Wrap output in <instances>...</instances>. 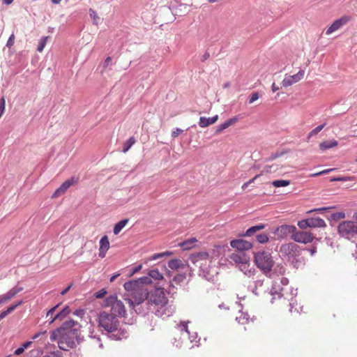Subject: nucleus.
Returning <instances> with one entry per match:
<instances>
[{
  "instance_id": "nucleus-1",
  "label": "nucleus",
  "mask_w": 357,
  "mask_h": 357,
  "mask_svg": "<svg viewBox=\"0 0 357 357\" xmlns=\"http://www.w3.org/2000/svg\"><path fill=\"white\" fill-rule=\"evenodd\" d=\"M80 325L73 319L64 321L60 327L50 333V340L57 341L59 347L63 351L75 348L82 341Z\"/></svg>"
},
{
  "instance_id": "nucleus-2",
  "label": "nucleus",
  "mask_w": 357,
  "mask_h": 357,
  "mask_svg": "<svg viewBox=\"0 0 357 357\" xmlns=\"http://www.w3.org/2000/svg\"><path fill=\"white\" fill-rule=\"evenodd\" d=\"M98 327L102 334L112 340L126 339L129 333L125 328L120 326V322L116 316L109 312L102 311L98 314Z\"/></svg>"
},
{
  "instance_id": "nucleus-3",
  "label": "nucleus",
  "mask_w": 357,
  "mask_h": 357,
  "mask_svg": "<svg viewBox=\"0 0 357 357\" xmlns=\"http://www.w3.org/2000/svg\"><path fill=\"white\" fill-rule=\"evenodd\" d=\"M149 301L153 309L155 310L154 314L165 319L170 317L174 312V307L172 305H168V298L166 296V291L164 288H155L150 292H147L146 297Z\"/></svg>"
},
{
  "instance_id": "nucleus-4",
  "label": "nucleus",
  "mask_w": 357,
  "mask_h": 357,
  "mask_svg": "<svg viewBox=\"0 0 357 357\" xmlns=\"http://www.w3.org/2000/svg\"><path fill=\"white\" fill-rule=\"evenodd\" d=\"M146 297V295L142 293L141 295H134L132 298H125V301L129 305L130 312L131 314L135 312L137 314L145 316L149 312L154 313L155 310Z\"/></svg>"
},
{
  "instance_id": "nucleus-5",
  "label": "nucleus",
  "mask_w": 357,
  "mask_h": 357,
  "mask_svg": "<svg viewBox=\"0 0 357 357\" xmlns=\"http://www.w3.org/2000/svg\"><path fill=\"white\" fill-rule=\"evenodd\" d=\"M254 261L257 267L266 275L271 273L275 264L271 252L267 250H260L255 252L254 254Z\"/></svg>"
},
{
  "instance_id": "nucleus-6",
  "label": "nucleus",
  "mask_w": 357,
  "mask_h": 357,
  "mask_svg": "<svg viewBox=\"0 0 357 357\" xmlns=\"http://www.w3.org/2000/svg\"><path fill=\"white\" fill-rule=\"evenodd\" d=\"M338 234L350 240L357 236V213H354L351 220H343L337 226Z\"/></svg>"
},
{
  "instance_id": "nucleus-7",
  "label": "nucleus",
  "mask_w": 357,
  "mask_h": 357,
  "mask_svg": "<svg viewBox=\"0 0 357 357\" xmlns=\"http://www.w3.org/2000/svg\"><path fill=\"white\" fill-rule=\"evenodd\" d=\"M266 227V224L259 223L254 226L249 227L244 234H243L242 236H255L256 238V241L259 243H266L268 241L269 238L266 233L262 232L259 233L262 229H265Z\"/></svg>"
},
{
  "instance_id": "nucleus-8",
  "label": "nucleus",
  "mask_w": 357,
  "mask_h": 357,
  "mask_svg": "<svg viewBox=\"0 0 357 357\" xmlns=\"http://www.w3.org/2000/svg\"><path fill=\"white\" fill-rule=\"evenodd\" d=\"M105 305L110 306V314H114L116 317H123L125 316L126 311L123 303L117 300L116 296H109L106 298Z\"/></svg>"
},
{
  "instance_id": "nucleus-9",
  "label": "nucleus",
  "mask_w": 357,
  "mask_h": 357,
  "mask_svg": "<svg viewBox=\"0 0 357 357\" xmlns=\"http://www.w3.org/2000/svg\"><path fill=\"white\" fill-rule=\"evenodd\" d=\"M298 226L301 229H305L307 228L326 227V224L323 219L319 217H312L299 220Z\"/></svg>"
},
{
  "instance_id": "nucleus-10",
  "label": "nucleus",
  "mask_w": 357,
  "mask_h": 357,
  "mask_svg": "<svg viewBox=\"0 0 357 357\" xmlns=\"http://www.w3.org/2000/svg\"><path fill=\"white\" fill-rule=\"evenodd\" d=\"M123 287L128 292L130 293L127 298H132L134 295H141L142 293L147 295V290L144 287H140L137 280H132L125 282Z\"/></svg>"
},
{
  "instance_id": "nucleus-11",
  "label": "nucleus",
  "mask_w": 357,
  "mask_h": 357,
  "mask_svg": "<svg viewBox=\"0 0 357 357\" xmlns=\"http://www.w3.org/2000/svg\"><path fill=\"white\" fill-rule=\"evenodd\" d=\"M218 273L215 268H212L206 261L199 263V275L206 280L213 281L215 275Z\"/></svg>"
},
{
  "instance_id": "nucleus-12",
  "label": "nucleus",
  "mask_w": 357,
  "mask_h": 357,
  "mask_svg": "<svg viewBox=\"0 0 357 357\" xmlns=\"http://www.w3.org/2000/svg\"><path fill=\"white\" fill-rule=\"evenodd\" d=\"M295 231V226L284 224L274 228L271 233L274 234L279 238H284L290 234L292 236Z\"/></svg>"
},
{
  "instance_id": "nucleus-13",
  "label": "nucleus",
  "mask_w": 357,
  "mask_h": 357,
  "mask_svg": "<svg viewBox=\"0 0 357 357\" xmlns=\"http://www.w3.org/2000/svg\"><path fill=\"white\" fill-rule=\"evenodd\" d=\"M291 238L297 243L304 244L312 242L314 238L311 233L305 231H298L296 227V231H294Z\"/></svg>"
},
{
  "instance_id": "nucleus-14",
  "label": "nucleus",
  "mask_w": 357,
  "mask_h": 357,
  "mask_svg": "<svg viewBox=\"0 0 357 357\" xmlns=\"http://www.w3.org/2000/svg\"><path fill=\"white\" fill-rule=\"evenodd\" d=\"M230 259L236 264H242L245 268L250 258L245 252L236 251L230 255Z\"/></svg>"
},
{
  "instance_id": "nucleus-15",
  "label": "nucleus",
  "mask_w": 357,
  "mask_h": 357,
  "mask_svg": "<svg viewBox=\"0 0 357 357\" xmlns=\"http://www.w3.org/2000/svg\"><path fill=\"white\" fill-rule=\"evenodd\" d=\"M78 181V178L75 176H73L66 181H65L61 186L56 189V190L52 195L53 197H56L63 194L70 186L77 183Z\"/></svg>"
},
{
  "instance_id": "nucleus-16",
  "label": "nucleus",
  "mask_w": 357,
  "mask_h": 357,
  "mask_svg": "<svg viewBox=\"0 0 357 357\" xmlns=\"http://www.w3.org/2000/svg\"><path fill=\"white\" fill-rule=\"evenodd\" d=\"M22 290L23 287L17 286L10 289L6 294L0 295V306L7 303L9 301H10L14 296H15L18 293L21 292Z\"/></svg>"
},
{
  "instance_id": "nucleus-17",
  "label": "nucleus",
  "mask_w": 357,
  "mask_h": 357,
  "mask_svg": "<svg viewBox=\"0 0 357 357\" xmlns=\"http://www.w3.org/2000/svg\"><path fill=\"white\" fill-rule=\"evenodd\" d=\"M230 245L231 248L236 249V251L245 252L246 250L252 248V243L243 239H235L230 242Z\"/></svg>"
},
{
  "instance_id": "nucleus-18",
  "label": "nucleus",
  "mask_w": 357,
  "mask_h": 357,
  "mask_svg": "<svg viewBox=\"0 0 357 357\" xmlns=\"http://www.w3.org/2000/svg\"><path fill=\"white\" fill-rule=\"evenodd\" d=\"M304 74L305 71L303 70H300L296 75L285 77L282 81V86L284 87L291 86L293 84L296 83L303 79Z\"/></svg>"
},
{
  "instance_id": "nucleus-19",
  "label": "nucleus",
  "mask_w": 357,
  "mask_h": 357,
  "mask_svg": "<svg viewBox=\"0 0 357 357\" xmlns=\"http://www.w3.org/2000/svg\"><path fill=\"white\" fill-rule=\"evenodd\" d=\"M185 279H186L185 273H181V274H178V275H175L173 278L172 281L169 282L168 294H172V295L174 294H175L176 291H174V289H176V288L175 287L174 283H175L177 285L181 286V284L184 282V280Z\"/></svg>"
},
{
  "instance_id": "nucleus-20",
  "label": "nucleus",
  "mask_w": 357,
  "mask_h": 357,
  "mask_svg": "<svg viewBox=\"0 0 357 357\" xmlns=\"http://www.w3.org/2000/svg\"><path fill=\"white\" fill-rule=\"evenodd\" d=\"M348 22V18L347 17H343L340 19L335 20L333 24L327 29L326 31V35H330L334 31L339 29L344 24H345Z\"/></svg>"
},
{
  "instance_id": "nucleus-21",
  "label": "nucleus",
  "mask_w": 357,
  "mask_h": 357,
  "mask_svg": "<svg viewBox=\"0 0 357 357\" xmlns=\"http://www.w3.org/2000/svg\"><path fill=\"white\" fill-rule=\"evenodd\" d=\"M70 312V309L68 306H65L61 310L56 313L52 320L50 321V325L54 323L55 321H62L64 319Z\"/></svg>"
},
{
  "instance_id": "nucleus-22",
  "label": "nucleus",
  "mask_w": 357,
  "mask_h": 357,
  "mask_svg": "<svg viewBox=\"0 0 357 357\" xmlns=\"http://www.w3.org/2000/svg\"><path fill=\"white\" fill-rule=\"evenodd\" d=\"M218 115H215L214 116L209 117V118L201 116L199 118V126L201 128H206L210 125L215 123L218 121Z\"/></svg>"
},
{
  "instance_id": "nucleus-23",
  "label": "nucleus",
  "mask_w": 357,
  "mask_h": 357,
  "mask_svg": "<svg viewBox=\"0 0 357 357\" xmlns=\"http://www.w3.org/2000/svg\"><path fill=\"white\" fill-rule=\"evenodd\" d=\"M23 301L21 300L16 302L15 303L10 305L8 307H7L6 310L0 312V319L1 320L4 319L7 315L12 313L18 306L21 305Z\"/></svg>"
},
{
  "instance_id": "nucleus-24",
  "label": "nucleus",
  "mask_w": 357,
  "mask_h": 357,
  "mask_svg": "<svg viewBox=\"0 0 357 357\" xmlns=\"http://www.w3.org/2000/svg\"><path fill=\"white\" fill-rule=\"evenodd\" d=\"M209 255L206 252H200L197 253L196 255H192L190 257V260L192 263L195 264L197 262H202V261H206V259L208 257Z\"/></svg>"
},
{
  "instance_id": "nucleus-25",
  "label": "nucleus",
  "mask_w": 357,
  "mask_h": 357,
  "mask_svg": "<svg viewBox=\"0 0 357 357\" xmlns=\"http://www.w3.org/2000/svg\"><path fill=\"white\" fill-rule=\"evenodd\" d=\"M237 121H238V117L237 116H234V117L227 120L223 123H222V124L218 126L216 132H222L225 129H226V128H229V126L234 125L236 122H237Z\"/></svg>"
},
{
  "instance_id": "nucleus-26",
  "label": "nucleus",
  "mask_w": 357,
  "mask_h": 357,
  "mask_svg": "<svg viewBox=\"0 0 357 357\" xmlns=\"http://www.w3.org/2000/svg\"><path fill=\"white\" fill-rule=\"evenodd\" d=\"M147 275L150 277L151 280H163L162 274L158 271V268H153L149 270Z\"/></svg>"
},
{
  "instance_id": "nucleus-27",
  "label": "nucleus",
  "mask_w": 357,
  "mask_h": 357,
  "mask_svg": "<svg viewBox=\"0 0 357 357\" xmlns=\"http://www.w3.org/2000/svg\"><path fill=\"white\" fill-rule=\"evenodd\" d=\"M338 142L337 141L333 139L330 141H324L319 144V149L321 151H326L327 149L333 148L336 146H337Z\"/></svg>"
},
{
  "instance_id": "nucleus-28",
  "label": "nucleus",
  "mask_w": 357,
  "mask_h": 357,
  "mask_svg": "<svg viewBox=\"0 0 357 357\" xmlns=\"http://www.w3.org/2000/svg\"><path fill=\"white\" fill-rule=\"evenodd\" d=\"M197 241L195 238H190L181 243L180 245L183 248V250H189L195 245V243Z\"/></svg>"
},
{
  "instance_id": "nucleus-29",
  "label": "nucleus",
  "mask_w": 357,
  "mask_h": 357,
  "mask_svg": "<svg viewBox=\"0 0 357 357\" xmlns=\"http://www.w3.org/2000/svg\"><path fill=\"white\" fill-rule=\"evenodd\" d=\"M291 258L296 259V257H299L302 249L299 245L294 243H289Z\"/></svg>"
},
{
  "instance_id": "nucleus-30",
  "label": "nucleus",
  "mask_w": 357,
  "mask_h": 357,
  "mask_svg": "<svg viewBox=\"0 0 357 357\" xmlns=\"http://www.w3.org/2000/svg\"><path fill=\"white\" fill-rule=\"evenodd\" d=\"M283 290V288L280 287V284L277 282L275 281L273 284L272 287L270 291V294L275 296V295H278L279 298L281 297V291Z\"/></svg>"
},
{
  "instance_id": "nucleus-31",
  "label": "nucleus",
  "mask_w": 357,
  "mask_h": 357,
  "mask_svg": "<svg viewBox=\"0 0 357 357\" xmlns=\"http://www.w3.org/2000/svg\"><path fill=\"white\" fill-rule=\"evenodd\" d=\"M128 222V219H123L115 224L113 229V232L115 235H117L120 233V231L123 229V228L127 225Z\"/></svg>"
},
{
  "instance_id": "nucleus-32",
  "label": "nucleus",
  "mask_w": 357,
  "mask_h": 357,
  "mask_svg": "<svg viewBox=\"0 0 357 357\" xmlns=\"http://www.w3.org/2000/svg\"><path fill=\"white\" fill-rule=\"evenodd\" d=\"M280 252L282 256L287 257L289 260L291 258L289 243L282 244L280 248Z\"/></svg>"
},
{
  "instance_id": "nucleus-33",
  "label": "nucleus",
  "mask_w": 357,
  "mask_h": 357,
  "mask_svg": "<svg viewBox=\"0 0 357 357\" xmlns=\"http://www.w3.org/2000/svg\"><path fill=\"white\" fill-rule=\"evenodd\" d=\"M345 217L346 214L344 211H338L331 213L328 219L331 221L337 222L340 220L345 218Z\"/></svg>"
},
{
  "instance_id": "nucleus-34",
  "label": "nucleus",
  "mask_w": 357,
  "mask_h": 357,
  "mask_svg": "<svg viewBox=\"0 0 357 357\" xmlns=\"http://www.w3.org/2000/svg\"><path fill=\"white\" fill-rule=\"evenodd\" d=\"M183 266V263L181 259H171L168 262V266L172 270H176Z\"/></svg>"
},
{
  "instance_id": "nucleus-35",
  "label": "nucleus",
  "mask_w": 357,
  "mask_h": 357,
  "mask_svg": "<svg viewBox=\"0 0 357 357\" xmlns=\"http://www.w3.org/2000/svg\"><path fill=\"white\" fill-rule=\"evenodd\" d=\"M135 143V139L133 137H130L128 140H126L123 144L122 151L123 153H126L132 146Z\"/></svg>"
},
{
  "instance_id": "nucleus-36",
  "label": "nucleus",
  "mask_w": 357,
  "mask_h": 357,
  "mask_svg": "<svg viewBox=\"0 0 357 357\" xmlns=\"http://www.w3.org/2000/svg\"><path fill=\"white\" fill-rule=\"evenodd\" d=\"M137 281L138 282V285H139L140 287H144V285L152 283V280L148 275L138 278Z\"/></svg>"
},
{
  "instance_id": "nucleus-37",
  "label": "nucleus",
  "mask_w": 357,
  "mask_h": 357,
  "mask_svg": "<svg viewBox=\"0 0 357 357\" xmlns=\"http://www.w3.org/2000/svg\"><path fill=\"white\" fill-rule=\"evenodd\" d=\"M100 248L108 250L109 249V242L107 236H103L100 240Z\"/></svg>"
},
{
  "instance_id": "nucleus-38",
  "label": "nucleus",
  "mask_w": 357,
  "mask_h": 357,
  "mask_svg": "<svg viewBox=\"0 0 357 357\" xmlns=\"http://www.w3.org/2000/svg\"><path fill=\"white\" fill-rule=\"evenodd\" d=\"M289 184V180H275L272 182V185L275 188L285 187Z\"/></svg>"
},
{
  "instance_id": "nucleus-39",
  "label": "nucleus",
  "mask_w": 357,
  "mask_h": 357,
  "mask_svg": "<svg viewBox=\"0 0 357 357\" xmlns=\"http://www.w3.org/2000/svg\"><path fill=\"white\" fill-rule=\"evenodd\" d=\"M89 15L91 18L93 20V23L96 25H98L100 23V18L98 16L96 12L93 10H89Z\"/></svg>"
},
{
  "instance_id": "nucleus-40",
  "label": "nucleus",
  "mask_w": 357,
  "mask_h": 357,
  "mask_svg": "<svg viewBox=\"0 0 357 357\" xmlns=\"http://www.w3.org/2000/svg\"><path fill=\"white\" fill-rule=\"evenodd\" d=\"M326 123H323L321 125L318 126L315 128H314L308 135V139L312 137L314 135H317L325 126Z\"/></svg>"
},
{
  "instance_id": "nucleus-41",
  "label": "nucleus",
  "mask_w": 357,
  "mask_h": 357,
  "mask_svg": "<svg viewBox=\"0 0 357 357\" xmlns=\"http://www.w3.org/2000/svg\"><path fill=\"white\" fill-rule=\"evenodd\" d=\"M171 255H172V252H169V251H166V252H160V253H157V254L153 255L151 257V260H156V259L162 258V257H163L165 256H169Z\"/></svg>"
},
{
  "instance_id": "nucleus-42",
  "label": "nucleus",
  "mask_w": 357,
  "mask_h": 357,
  "mask_svg": "<svg viewBox=\"0 0 357 357\" xmlns=\"http://www.w3.org/2000/svg\"><path fill=\"white\" fill-rule=\"evenodd\" d=\"M249 319L248 314L247 313H242V314L240 317H237L236 318V320L241 324H245L246 321H248Z\"/></svg>"
},
{
  "instance_id": "nucleus-43",
  "label": "nucleus",
  "mask_w": 357,
  "mask_h": 357,
  "mask_svg": "<svg viewBox=\"0 0 357 357\" xmlns=\"http://www.w3.org/2000/svg\"><path fill=\"white\" fill-rule=\"evenodd\" d=\"M188 322L181 321L180 324L178 325V328L180 329L181 331H185L188 335H190V331L188 330Z\"/></svg>"
},
{
  "instance_id": "nucleus-44",
  "label": "nucleus",
  "mask_w": 357,
  "mask_h": 357,
  "mask_svg": "<svg viewBox=\"0 0 357 357\" xmlns=\"http://www.w3.org/2000/svg\"><path fill=\"white\" fill-rule=\"evenodd\" d=\"M290 294L292 296V298L290 299L289 306H290V312H292V309L294 307V302L293 301V298L297 295V289H291Z\"/></svg>"
},
{
  "instance_id": "nucleus-45",
  "label": "nucleus",
  "mask_w": 357,
  "mask_h": 357,
  "mask_svg": "<svg viewBox=\"0 0 357 357\" xmlns=\"http://www.w3.org/2000/svg\"><path fill=\"white\" fill-rule=\"evenodd\" d=\"M46 42H47V37H43L40 39V42H39V44L38 45V47H37V50L40 52H41L45 45H46Z\"/></svg>"
},
{
  "instance_id": "nucleus-46",
  "label": "nucleus",
  "mask_w": 357,
  "mask_h": 357,
  "mask_svg": "<svg viewBox=\"0 0 357 357\" xmlns=\"http://www.w3.org/2000/svg\"><path fill=\"white\" fill-rule=\"evenodd\" d=\"M188 338L191 342H198L200 340V338H198V335L197 332H190V335H188Z\"/></svg>"
},
{
  "instance_id": "nucleus-47",
  "label": "nucleus",
  "mask_w": 357,
  "mask_h": 357,
  "mask_svg": "<svg viewBox=\"0 0 357 357\" xmlns=\"http://www.w3.org/2000/svg\"><path fill=\"white\" fill-rule=\"evenodd\" d=\"M107 294V291L105 289H102L98 291H96L95 294H94V296L96 298H103L105 295Z\"/></svg>"
},
{
  "instance_id": "nucleus-48",
  "label": "nucleus",
  "mask_w": 357,
  "mask_h": 357,
  "mask_svg": "<svg viewBox=\"0 0 357 357\" xmlns=\"http://www.w3.org/2000/svg\"><path fill=\"white\" fill-rule=\"evenodd\" d=\"M259 98V96L258 92L252 93L250 96L249 100H248L249 104L253 103L255 101L258 100Z\"/></svg>"
},
{
  "instance_id": "nucleus-49",
  "label": "nucleus",
  "mask_w": 357,
  "mask_h": 357,
  "mask_svg": "<svg viewBox=\"0 0 357 357\" xmlns=\"http://www.w3.org/2000/svg\"><path fill=\"white\" fill-rule=\"evenodd\" d=\"M351 178L346 177V176H341V177H334L331 179V181H351Z\"/></svg>"
},
{
  "instance_id": "nucleus-50",
  "label": "nucleus",
  "mask_w": 357,
  "mask_h": 357,
  "mask_svg": "<svg viewBox=\"0 0 357 357\" xmlns=\"http://www.w3.org/2000/svg\"><path fill=\"white\" fill-rule=\"evenodd\" d=\"M73 314L82 318L85 314V310L83 309H77L73 312Z\"/></svg>"
},
{
  "instance_id": "nucleus-51",
  "label": "nucleus",
  "mask_w": 357,
  "mask_h": 357,
  "mask_svg": "<svg viewBox=\"0 0 357 357\" xmlns=\"http://www.w3.org/2000/svg\"><path fill=\"white\" fill-rule=\"evenodd\" d=\"M142 264H139V265L136 266L135 267L132 268L129 275L132 276L134 274L137 273L142 269Z\"/></svg>"
},
{
  "instance_id": "nucleus-52",
  "label": "nucleus",
  "mask_w": 357,
  "mask_h": 357,
  "mask_svg": "<svg viewBox=\"0 0 357 357\" xmlns=\"http://www.w3.org/2000/svg\"><path fill=\"white\" fill-rule=\"evenodd\" d=\"M275 271L279 274L283 275L285 273L286 269L284 266L278 264L275 268Z\"/></svg>"
},
{
  "instance_id": "nucleus-53",
  "label": "nucleus",
  "mask_w": 357,
  "mask_h": 357,
  "mask_svg": "<svg viewBox=\"0 0 357 357\" xmlns=\"http://www.w3.org/2000/svg\"><path fill=\"white\" fill-rule=\"evenodd\" d=\"M58 307H59V305H56L52 307L51 309H50L47 312L46 317H48L50 316H53L54 312H56V309L58 308Z\"/></svg>"
},
{
  "instance_id": "nucleus-54",
  "label": "nucleus",
  "mask_w": 357,
  "mask_h": 357,
  "mask_svg": "<svg viewBox=\"0 0 357 357\" xmlns=\"http://www.w3.org/2000/svg\"><path fill=\"white\" fill-rule=\"evenodd\" d=\"M182 132H183V130H181V128H176L174 131H172V137L173 138H176Z\"/></svg>"
},
{
  "instance_id": "nucleus-55",
  "label": "nucleus",
  "mask_w": 357,
  "mask_h": 357,
  "mask_svg": "<svg viewBox=\"0 0 357 357\" xmlns=\"http://www.w3.org/2000/svg\"><path fill=\"white\" fill-rule=\"evenodd\" d=\"M334 169H324L321 172H317V173H315V174H313L312 176H319V175H323V174H328L332 171H333Z\"/></svg>"
},
{
  "instance_id": "nucleus-56",
  "label": "nucleus",
  "mask_w": 357,
  "mask_h": 357,
  "mask_svg": "<svg viewBox=\"0 0 357 357\" xmlns=\"http://www.w3.org/2000/svg\"><path fill=\"white\" fill-rule=\"evenodd\" d=\"M14 40H15V36H14V34H12L9 37V38H8V40L7 41L6 46L8 47H10L11 46H13V44H14Z\"/></svg>"
},
{
  "instance_id": "nucleus-57",
  "label": "nucleus",
  "mask_w": 357,
  "mask_h": 357,
  "mask_svg": "<svg viewBox=\"0 0 357 357\" xmlns=\"http://www.w3.org/2000/svg\"><path fill=\"white\" fill-rule=\"evenodd\" d=\"M46 333H47L46 331L38 332L33 335L32 340H36L37 338H39L40 337L45 335L46 334Z\"/></svg>"
},
{
  "instance_id": "nucleus-58",
  "label": "nucleus",
  "mask_w": 357,
  "mask_h": 357,
  "mask_svg": "<svg viewBox=\"0 0 357 357\" xmlns=\"http://www.w3.org/2000/svg\"><path fill=\"white\" fill-rule=\"evenodd\" d=\"M90 337L91 338H93L97 342H99V347L102 349L103 348V344L100 342L101 340L99 337H96V335H93V334L91 333V335H90Z\"/></svg>"
},
{
  "instance_id": "nucleus-59",
  "label": "nucleus",
  "mask_w": 357,
  "mask_h": 357,
  "mask_svg": "<svg viewBox=\"0 0 357 357\" xmlns=\"http://www.w3.org/2000/svg\"><path fill=\"white\" fill-rule=\"evenodd\" d=\"M24 349L22 347H20L19 348L15 349V351H14V354L17 355V356H20V355L24 353Z\"/></svg>"
},
{
  "instance_id": "nucleus-60",
  "label": "nucleus",
  "mask_w": 357,
  "mask_h": 357,
  "mask_svg": "<svg viewBox=\"0 0 357 357\" xmlns=\"http://www.w3.org/2000/svg\"><path fill=\"white\" fill-rule=\"evenodd\" d=\"M289 283V280L287 278H281L280 279V284H282V286H286Z\"/></svg>"
},
{
  "instance_id": "nucleus-61",
  "label": "nucleus",
  "mask_w": 357,
  "mask_h": 357,
  "mask_svg": "<svg viewBox=\"0 0 357 357\" xmlns=\"http://www.w3.org/2000/svg\"><path fill=\"white\" fill-rule=\"evenodd\" d=\"M31 344V341H26L22 344L21 347L25 350L26 349L29 348Z\"/></svg>"
},
{
  "instance_id": "nucleus-62",
  "label": "nucleus",
  "mask_w": 357,
  "mask_h": 357,
  "mask_svg": "<svg viewBox=\"0 0 357 357\" xmlns=\"http://www.w3.org/2000/svg\"><path fill=\"white\" fill-rule=\"evenodd\" d=\"M331 208H329V207H322V208H315V209L312 210V211H317L319 213H322V212L326 211ZM310 212H312V211Z\"/></svg>"
},
{
  "instance_id": "nucleus-63",
  "label": "nucleus",
  "mask_w": 357,
  "mask_h": 357,
  "mask_svg": "<svg viewBox=\"0 0 357 357\" xmlns=\"http://www.w3.org/2000/svg\"><path fill=\"white\" fill-rule=\"evenodd\" d=\"M107 250H102L100 248H99V253H98V256L100 257V258H104L106 255V252H107Z\"/></svg>"
},
{
  "instance_id": "nucleus-64",
  "label": "nucleus",
  "mask_w": 357,
  "mask_h": 357,
  "mask_svg": "<svg viewBox=\"0 0 357 357\" xmlns=\"http://www.w3.org/2000/svg\"><path fill=\"white\" fill-rule=\"evenodd\" d=\"M209 56H210L209 53L205 52L201 58L202 61H205L206 60H207L209 58Z\"/></svg>"
}]
</instances>
